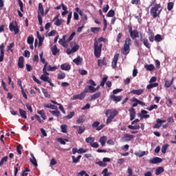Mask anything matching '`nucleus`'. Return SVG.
Instances as JSON below:
<instances>
[{
	"mask_svg": "<svg viewBox=\"0 0 176 176\" xmlns=\"http://www.w3.org/2000/svg\"><path fill=\"white\" fill-rule=\"evenodd\" d=\"M159 86V83L157 82H150L149 85H147L146 89H148V90L151 89H153V87H157Z\"/></svg>",
	"mask_w": 176,
	"mask_h": 176,
	"instance_id": "e433bc0d",
	"label": "nucleus"
},
{
	"mask_svg": "<svg viewBox=\"0 0 176 176\" xmlns=\"http://www.w3.org/2000/svg\"><path fill=\"white\" fill-rule=\"evenodd\" d=\"M75 35H76V33L75 32H73L69 36L68 39L67 40V42H71V41L74 39Z\"/></svg>",
	"mask_w": 176,
	"mask_h": 176,
	"instance_id": "13d9d810",
	"label": "nucleus"
},
{
	"mask_svg": "<svg viewBox=\"0 0 176 176\" xmlns=\"http://www.w3.org/2000/svg\"><path fill=\"white\" fill-rule=\"evenodd\" d=\"M143 44L147 47V49H151V45L149 44L148 39L144 38Z\"/></svg>",
	"mask_w": 176,
	"mask_h": 176,
	"instance_id": "052dcab7",
	"label": "nucleus"
},
{
	"mask_svg": "<svg viewBox=\"0 0 176 176\" xmlns=\"http://www.w3.org/2000/svg\"><path fill=\"white\" fill-rule=\"evenodd\" d=\"M114 16H115V10H110L107 14V17H113Z\"/></svg>",
	"mask_w": 176,
	"mask_h": 176,
	"instance_id": "864d4df0",
	"label": "nucleus"
},
{
	"mask_svg": "<svg viewBox=\"0 0 176 176\" xmlns=\"http://www.w3.org/2000/svg\"><path fill=\"white\" fill-rule=\"evenodd\" d=\"M84 92L86 93H96V88L91 85H88L87 87L85 88Z\"/></svg>",
	"mask_w": 176,
	"mask_h": 176,
	"instance_id": "2eb2a0df",
	"label": "nucleus"
},
{
	"mask_svg": "<svg viewBox=\"0 0 176 176\" xmlns=\"http://www.w3.org/2000/svg\"><path fill=\"white\" fill-rule=\"evenodd\" d=\"M41 80H43V82H48L50 78H49V76H45V74H43L40 77Z\"/></svg>",
	"mask_w": 176,
	"mask_h": 176,
	"instance_id": "79ce46f5",
	"label": "nucleus"
},
{
	"mask_svg": "<svg viewBox=\"0 0 176 176\" xmlns=\"http://www.w3.org/2000/svg\"><path fill=\"white\" fill-rule=\"evenodd\" d=\"M154 41H155V42H162V41H163V38L162 37V35L156 34L154 37Z\"/></svg>",
	"mask_w": 176,
	"mask_h": 176,
	"instance_id": "a19ab883",
	"label": "nucleus"
},
{
	"mask_svg": "<svg viewBox=\"0 0 176 176\" xmlns=\"http://www.w3.org/2000/svg\"><path fill=\"white\" fill-rule=\"evenodd\" d=\"M44 108H49L50 109H57L58 107L54 104H52V103H48L47 104H44Z\"/></svg>",
	"mask_w": 176,
	"mask_h": 176,
	"instance_id": "72a5a7b5",
	"label": "nucleus"
},
{
	"mask_svg": "<svg viewBox=\"0 0 176 176\" xmlns=\"http://www.w3.org/2000/svg\"><path fill=\"white\" fill-rule=\"evenodd\" d=\"M19 111L21 118H23V119H27V111L23 110L22 109H19Z\"/></svg>",
	"mask_w": 176,
	"mask_h": 176,
	"instance_id": "c9c22d12",
	"label": "nucleus"
},
{
	"mask_svg": "<svg viewBox=\"0 0 176 176\" xmlns=\"http://www.w3.org/2000/svg\"><path fill=\"white\" fill-rule=\"evenodd\" d=\"M57 69V67L54 66L52 67L50 65L47 66V71H51V72H54Z\"/></svg>",
	"mask_w": 176,
	"mask_h": 176,
	"instance_id": "bf43d9fd",
	"label": "nucleus"
},
{
	"mask_svg": "<svg viewBox=\"0 0 176 176\" xmlns=\"http://www.w3.org/2000/svg\"><path fill=\"white\" fill-rule=\"evenodd\" d=\"M99 142L101 144L102 146H104L107 142V136L100 137Z\"/></svg>",
	"mask_w": 176,
	"mask_h": 176,
	"instance_id": "473e14b6",
	"label": "nucleus"
},
{
	"mask_svg": "<svg viewBox=\"0 0 176 176\" xmlns=\"http://www.w3.org/2000/svg\"><path fill=\"white\" fill-rule=\"evenodd\" d=\"M44 14H45V10L43 9V5H42V3H39L38 11V15H37L39 25H42V24H43L42 16Z\"/></svg>",
	"mask_w": 176,
	"mask_h": 176,
	"instance_id": "39448f33",
	"label": "nucleus"
},
{
	"mask_svg": "<svg viewBox=\"0 0 176 176\" xmlns=\"http://www.w3.org/2000/svg\"><path fill=\"white\" fill-rule=\"evenodd\" d=\"M100 96H101V92H96V94H93L91 96V99L89 100V101L97 100V98H100Z\"/></svg>",
	"mask_w": 176,
	"mask_h": 176,
	"instance_id": "bb28decb",
	"label": "nucleus"
},
{
	"mask_svg": "<svg viewBox=\"0 0 176 176\" xmlns=\"http://www.w3.org/2000/svg\"><path fill=\"white\" fill-rule=\"evenodd\" d=\"M74 116H75V111H72L67 116H65V119H67V120L72 119Z\"/></svg>",
	"mask_w": 176,
	"mask_h": 176,
	"instance_id": "a18cd8bd",
	"label": "nucleus"
},
{
	"mask_svg": "<svg viewBox=\"0 0 176 176\" xmlns=\"http://www.w3.org/2000/svg\"><path fill=\"white\" fill-rule=\"evenodd\" d=\"M94 56L96 58L101 57V50H102V43L98 44V41H94Z\"/></svg>",
	"mask_w": 176,
	"mask_h": 176,
	"instance_id": "f03ea898",
	"label": "nucleus"
},
{
	"mask_svg": "<svg viewBox=\"0 0 176 176\" xmlns=\"http://www.w3.org/2000/svg\"><path fill=\"white\" fill-rule=\"evenodd\" d=\"M161 8L162 6L160 4H155L154 7H152L151 8L150 13L154 19H156V17H160L162 10H159V9H160Z\"/></svg>",
	"mask_w": 176,
	"mask_h": 176,
	"instance_id": "7ed1b4c3",
	"label": "nucleus"
},
{
	"mask_svg": "<svg viewBox=\"0 0 176 176\" xmlns=\"http://www.w3.org/2000/svg\"><path fill=\"white\" fill-rule=\"evenodd\" d=\"M173 8H174V3L173 2H168L167 4V9L168 10H173Z\"/></svg>",
	"mask_w": 176,
	"mask_h": 176,
	"instance_id": "6e6d98bb",
	"label": "nucleus"
},
{
	"mask_svg": "<svg viewBox=\"0 0 176 176\" xmlns=\"http://www.w3.org/2000/svg\"><path fill=\"white\" fill-rule=\"evenodd\" d=\"M94 141H96V138L91 137H89L85 139L87 144H90V145H91Z\"/></svg>",
	"mask_w": 176,
	"mask_h": 176,
	"instance_id": "ea45409f",
	"label": "nucleus"
},
{
	"mask_svg": "<svg viewBox=\"0 0 176 176\" xmlns=\"http://www.w3.org/2000/svg\"><path fill=\"white\" fill-rule=\"evenodd\" d=\"M144 93V89H133L132 91H130V94H135L136 96H141Z\"/></svg>",
	"mask_w": 176,
	"mask_h": 176,
	"instance_id": "f3484780",
	"label": "nucleus"
},
{
	"mask_svg": "<svg viewBox=\"0 0 176 176\" xmlns=\"http://www.w3.org/2000/svg\"><path fill=\"white\" fill-rule=\"evenodd\" d=\"M16 25H14V23H13V22L10 23L9 25V28H10V31L13 32L14 34H19V32H20V29H19V26L17 25V23H15Z\"/></svg>",
	"mask_w": 176,
	"mask_h": 176,
	"instance_id": "0eeeda50",
	"label": "nucleus"
},
{
	"mask_svg": "<svg viewBox=\"0 0 176 176\" xmlns=\"http://www.w3.org/2000/svg\"><path fill=\"white\" fill-rule=\"evenodd\" d=\"M98 65L99 67H102L103 65L107 66V59L104 57L102 59L98 60Z\"/></svg>",
	"mask_w": 176,
	"mask_h": 176,
	"instance_id": "4be33fe9",
	"label": "nucleus"
},
{
	"mask_svg": "<svg viewBox=\"0 0 176 176\" xmlns=\"http://www.w3.org/2000/svg\"><path fill=\"white\" fill-rule=\"evenodd\" d=\"M27 42L29 45L34 44V37L32 36H29L28 37Z\"/></svg>",
	"mask_w": 176,
	"mask_h": 176,
	"instance_id": "3c124183",
	"label": "nucleus"
},
{
	"mask_svg": "<svg viewBox=\"0 0 176 176\" xmlns=\"http://www.w3.org/2000/svg\"><path fill=\"white\" fill-rule=\"evenodd\" d=\"M140 125H135V126H133V125H129L128 126V129H130L131 130H140Z\"/></svg>",
	"mask_w": 176,
	"mask_h": 176,
	"instance_id": "5fc2aeb1",
	"label": "nucleus"
},
{
	"mask_svg": "<svg viewBox=\"0 0 176 176\" xmlns=\"http://www.w3.org/2000/svg\"><path fill=\"white\" fill-rule=\"evenodd\" d=\"M130 120H134L135 118V109L133 107L129 109Z\"/></svg>",
	"mask_w": 176,
	"mask_h": 176,
	"instance_id": "6ab92c4d",
	"label": "nucleus"
},
{
	"mask_svg": "<svg viewBox=\"0 0 176 176\" xmlns=\"http://www.w3.org/2000/svg\"><path fill=\"white\" fill-rule=\"evenodd\" d=\"M96 164H98L100 167H107V164L103 160L96 162Z\"/></svg>",
	"mask_w": 176,
	"mask_h": 176,
	"instance_id": "69168bd1",
	"label": "nucleus"
},
{
	"mask_svg": "<svg viewBox=\"0 0 176 176\" xmlns=\"http://www.w3.org/2000/svg\"><path fill=\"white\" fill-rule=\"evenodd\" d=\"M134 138V135L124 134L122 141H131Z\"/></svg>",
	"mask_w": 176,
	"mask_h": 176,
	"instance_id": "aec40b11",
	"label": "nucleus"
},
{
	"mask_svg": "<svg viewBox=\"0 0 176 176\" xmlns=\"http://www.w3.org/2000/svg\"><path fill=\"white\" fill-rule=\"evenodd\" d=\"M50 113H51L52 116H56V118L61 116V113H60V111H58V107L54 111H50Z\"/></svg>",
	"mask_w": 176,
	"mask_h": 176,
	"instance_id": "412c9836",
	"label": "nucleus"
},
{
	"mask_svg": "<svg viewBox=\"0 0 176 176\" xmlns=\"http://www.w3.org/2000/svg\"><path fill=\"white\" fill-rule=\"evenodd\" d=\"M118 60H119V54H117L113 56V59L111 63V67L113 69H115V68H116L118 65Z\"/></svg>",
	"mask_w": 176,
	"mask_h": 176,
	"instance_id": "f8f14e48",
	"label": "nucleus"
},
{
	"mask_svg": "<svg viewBox=\"0 0 176 176\" xmlns=\"http://www.w3.org/2000/svg\"><path fill=\"white\" fill-rule=\"evenodd\" d=\"M85 130H86V129L85 128V126H78V134H83V133H85Z\"/></svg>",
	"mask_w": 176,
	"mask_h": 176,
	"instance_id": "8fccbe9b",
	"label": "nucleus"
},
{
	"mask_svg": "<svg viewBox=\"0 0 176 176\" xmlns=\"http://www.w3.org/2000/svg\"><path fill=\"white\" fill-rule=\"evenodd\" d=\"M85 120H86L85 119V118H83L82 116H80L77 119V123H78V124H80V123H85Z\"/></svg>",
	"mask_w": 176,
	"mask_h": 176,
	"instance_id": "4d7b16f0",
	"label": "nucleus"
},
{
	"mask_svg": "<svg viewBox=\"0 0 176 176\" xmlns=\"http://www.w3.org/2000/svg\"><path fill=\"white\" fill-rule=\"evenodd\" d=\"M30 156H31V158L30 159V160L32 164H33L34 167H38V162H36V158H35L34 153H31Z\"/></svg>",
	"mask_w": 176,
	"mask_h": 176,
	"instance_id": "a211bd4d",
	"label": "nucleus"
},
{
	"mask_svg": "<svg viewBox=\"0 0 176 176\" xmlns=\"http://www.w3.org/2000/svg\"><path fill=\"white\" fill-rule=\"evenodd\" d=\"M5 57V45L2 43L0 45V63L3 61V58Z\"/></svg>",
	"mask_w": 176,
	"mask_h": 176,
	"instance_id": "9d476101",
	"label": "nucleus"
},
{
	"mask_svg": "<svg viewBox=\"0 0 176 176\" xmlns=\"http://www.w3.org/2000/svg\"><path fill=\"white\" fill-rule=\"evenodd\" d=\"M58 79L61 80V79H65V73L61 72L60 74H58Z\"/></svg>",
	"mask_w": 176,
	"mask_h": 176,
	"instance_id": "e2e57ef3",
	"label": "nucleus"
},
{
	"mask_svg": "<svg viewBox=\"0 0 176 176\" xmlns=\"http://www.w3.org/2000/svg\"><path fill=\"white\" fill-rule=\"evenodd\" d=\"M73 63H74L76 65H82V63H83V58L80 56H78L73 60Z\"/></svg>",
	"mask_w": 176,
	"mask_h": 176,
	"instance_id": "dca6fc26",
	"label": "nucleus"
},
{
	"mask_svg": "<svg viewBox=\"0 0 176 176\" xmlns=\"http://www.w3.org/2000/svg\"><path fill=\"white\" fill-rule=\"evenodd\" d=\"M60 68L63 71H69L71 69V65L63 64L60 65Z\"/></svg>",
	"mask_w": 176,
	"mask_h": 176,
	"instance_id": "f704fd0d",
	"label": "nucleus"
},
{
	"mask_svg": "<svg viewBox=\"0 0 176 176\" xmlns=\"http://www.w3.org/2000/svg\"><path fill=\"white\" fill-rule=\"evenodd\" d=\"M86 97V94L85 93V91L82 92L80 94L74 95L72 98V100H83Z\"/></svg>",
	"mask_w": 176,
	"mask_h": 176,
	"instance_id": "9b49d317",
	"label": "nucleus"
},
{
	"mask_svg": "<svg viewBox=\"0 0 176 176\" xmlns=\"http://www.w3.org/2000/svg\"><path fill=\"white\" fill-rule=\"evenodd\" d=\"M41 91H42L43 94H44L45 97H46L47 98H50V94H49V93L47 92V90H46V89L42 88Z\"/></svg>",
	"mask_w": 176,
	"mask_h": 176,
	"instance_id": "de8ad7c7",
	"label": "nucleus"
},
{
	"mask_svg": "<svg viewBox=\"0 0 176 176\" xmlns=\"http://www.w3.org/2000/svg\"><path fill=\"white\" fill-rule=\"evenodd\" d=\"M128 30L130 34V36L133 39H135V38L140 37V33L138 32V30H133V27H131V25H128Z\"/></svg>",
	"mask_w": 176,
	"mask_h": 176,
	"instance_id": "423d86ee",
	"label": "nucleus"
},
{
	"mask_svg": "<svg viewBox=\"0 0 176 176\" xmlns=\"http://www.w3.org/2000/svg\"><path fill=\"white\" fill-rule=\"evenodd\" d=\"M71 19H72V12H69L67 15V25H69V23H71Z\"/></svg>",
	"mask_w": 176,
	"mask_h": 176,
	"instance_id": "680f3d73",
	"label": "nucleus"
},
{
	"mask_svg": "<svg viewBox=\"0 0 176 176\" xmlns=\"http://www.w3.org/2000/svg\"><path fill=\"white\" fill-rule=\"evenodd\" d=\"M93 129H96L97 131H100V130H102L104 127H105V124H102L100 125V122L96 121L92 124Z\"/></svg>",
	"mask_w": 176,
	"mask_h": 176,
	"instance_id": "6e6552de",
	"label": "nucleus"
},
{
	"mask_svg": "<svg viewBox=\"0 0 176 176\" xmlns=\"http://www.w3.org/2000/svg\"><path fill=\"white\" fill-rule=\"evenodd\" d=\"M157 123L154 124L153 129H160L162 127V123H166V120H160V118H157L156 120Z\"/></svg>",
	"mask_w": 176,
	"mask_h": 176,
	"instance_id": "ddd939ff",
	"label": "nucleus"
},
{
	"mask_svg": "<svg viewBox=\"0 0 176 176\" xmlns=\"http://www.w3.org/2000/svg\"><path fill=\"white\" fill-rule=\"evenodd\" d=\"M6 162H8V156H5L1 160L0 166H2V164L6 163Z\"/></svg>",
	"mask_w": 176,
	"mask_h": 176,
	"instance_id": "338daca9",
	"label": "nucleus"
},
{
	"mask_svg": "<svg viewBox=\"0 0 176 176\" xmlns=\"http://www.w3.org/2000/svg\"><path fill=\"white\" fill-rule=\"evenodd\" d=\"M162 173H164V168H163L162 166H160L156 168L155 175H160V174H162Z\"/></svg>",
	"mask_w": 176,
	"mask_h": 176,
	"instance_id": "c85d7f7f",
	"label": "nucleus"
},
{
	"mask_svg": "<svg viewBox=\"0 0 176 176\" xmlns=\"http://www.w3.org/2000/svg\"><path fill=\"white\" fill-rule=\"evenodd\" d=\"M162 162H163V160L158 157L151 158L149 160V162L151 163V164H158V163H162Z\"/></svg>",
	"mask_w": 176,
	"mask_h": 176,
	"instance_id": "4468645a",
	"label": "nucleus"
},
{
	"mask_svg": "<svg viewBox=\"0 0 176 176\" xmlns=\"http://www.w3.org/2000/svg\"><path fill=\"white\" fill-rule=\"evenodd\" d=\"M105 115H106V116H107L106 123H107V124H109V123H111V122H112V120H113V119H115L116 116H118V110L108 109V110H107Z\"/></svg>",
	"mask_w": 176,
	"mask_h": 176,
	"instance_id": "f257e3e1",
	"label": "nucleus"
},
{
	"mask_svg": "<svg viewBox=\"0 0 176 176\" xmlns=\"http://www.w3.org/2000/svg\"><path fill=\"white\" fill-rule=\"evenodd\" d=\"M100 28H91V31L94 34H97L98 32H100Z\"/></svg>",
	"mask_w": 176,
	"mask_h": 176,
	"instance_id": "0e129e2a",
	"label": "nucleus"
},
{
	"mask_svg": "<svg viewBox=\"0 0 176 176\" xmlns=\"http://www.w3.org/2000/svg\"><path fill=\"white\" fill-rule=\"evenodd\" d=\"M110 98L115 102H120L122 101V96H116L115 95L110 96Z\"/></svg>",
	"mask_w": 176,
	"mask_h": 176,
	"instance_id": "393cba45",
	"label": "nucleus"
},
{
	"mask_svg": "<svg viewBox=\"0 0 176 176\" xmlns=\"http://www.w3.org/2000/svg\"><path fill=\"white\" fill-rule=\"evenodd\" d=\"M64 22L63 19H56L54 21V25H56L57 27H60L62 23Z\"/></svg>",
	"mask_w": 176,
	"mask_h": 176,
	"instance_id": "c03bdc74",
	"label": "nucleus"
},
{
	"mask_svg": "<svg viewBox=\"0 0 176 176\" xmlns=\"http://www.w3.org/2000/svg\"><path fill=\"white\" fill-rule=\"evenodd\" d=\"M131 102H138V104H139V105H142V107H145V102L137 99L136 98H133L131 99Z\"/></svg>",
	"mask_w": 176,
	"mask_h": 176,
	"instance_id": "cd10ccee",
	"label": "nucleus"
},
{
	"mask_svg": "<svg viewBox=\"0 0 176 176\" xmlns=\"http://www.w3.org/2000/svg\"><path fill=\"white\" fill-rule=\"evenodd\" d=\"M81 158H82V155H79L77 157H75V155H72V163H74V164L79 163Z\"/></svg>",
	"mask_w": 176,
	"mask_h": 176,
	"instance_id": "a878e982",
	"label": "nucleus"
},
{
	"mask_svg": "<svg viewBox=\"0 0 176 176\" xmlns=\"http://www.w3.org/2000/svg\"><path fill=\"white\" fill-rule=\"evenodd\" d=\"M144 68H146V69H147V71H155L156 69L155 68V65H153V64L145 65Z\"/></svg>",
	"mask_w": 176,
	"mask_h": 176,
	"instance_id": "2f4dec72",
	"label": "nucleus"
},
{
	"mask_svg": "<svg viewBox=\"0 0 176 176\" xmlns=\"http://www.w3.org/2000/svg\"><path fill=\"white\" fill-rule=\"evenodd\" d=\"M145 153H146L145 151H138L135 152V156H138V157H142V156H145Z\"/></svg>",
	"mask_w": 176,
	"mask_h": 176,
	"instance_id": "37998d69",
	"label": "nucleus"
},
{
	"mask_svg": "<svg viewBox=\"0 0 176 176\" xmlns=\"http://www.w3.org/2000/svg\"><path fill=\"white\" fill-rule=\"evenodd\" d=\"M74 46L72 47V49H67L66 53L67 54H72V53H75L79 50V45H76V43H74Z\"/></svg>",
	"mask_w": 176,
	"mask_h": 176,
	"instance_id": "1a4fd4ad",
	"label": "nucleus"
},
{
	"mask_svg": "<svg viewBox=\"0 0 176 176\" xmlns=\"http://www.w3.org/2000/svg\"><path fill=\"white\" fill-rule=\"evenodd\" d=\"M67 126L66 124H62L60 126L62 133H67Z\"/></svg>",
	"mask_w": 176,
	"mask_h": 176,
	"instance_id": "774afa93",
	"label": "nucleus"
},
{
	"mask_svg": "<svg viewBox=\"0 0 176 176\" xmlns=\"http://www.w3.org/2000/svg\"><path fill=\"white\" fill-rule=\"evenodd\" d=\"M130 46H131V38H126L124 44V47L121 51L122 54L127 56V54L130 53Z\"/></svg>",
	"mask_w": 176,
	"mask_h": 176,
	"instance_id": "20e7f679",
	"label": "nucleus"
},
{
	"mask_svg": "<svg viewBox=\"0 0 176 176\" xmlns=\"http://www.w3.org/2000/svg\"><path fill=\"white\" fill-rule=\"evenodd\" d=\"M14 46V42L11 43L8 47H7V52H11V53H13V50H12V47Z\"/></svg>",
	"mask_w": 176,
	"mask_h": 176,
	"instance_id": "09e8293b",
	"label": "nucleus"
},
{
	"mask_svg": "<svg viewBox=\"0 0 176 176\" xmlns=\"http://www.w3.org/2000/svg\"><path fill=\"white\" fill-rule=\"evenodd\" d=\"M174 81V78H173L170 81V80H166L165 82V87H170L171 85H173V82Z\"/></svg>",
	"mask_w": 176,
	"mask_h": 176,
	"instance_id": "603ef678",
	"label": "nucleus"
},
{
	"mask_svg": "<svg viewBox=\"0 0 176 176\" xmlns=\"http://www.w3.org/2000/svg\"><path fill=\"white\" fill-rule=\"evenodd\" d=\"M37 113L41 116V118H42L43 120H46L47 117L43 109L37 111Z\"/></svg>",
	"mask_w": 176,
	"mask_h": 176,
	"instance_id": "7c9ffc66",
	"label": "nucleus"
},
{
	"mask_svg": "<svg viewBox=\"0 0 176 176\" xmlns=\"http://www.w3.org/2000/svg\"><path fill=\"white\" fill-rule=\"evenodd\" d=\"M60 52V50L57 48V45H54L52 48V53L53 56H57V53Z\"/></svg>",
	"mask_w": 176,
	"mask_h": 176,
	"instance_id": "c756f323",
	"label": "nucleus"
},
{
	"mask_svg": "<svg viewBox=\"0 0 176 176\" xmlns=\"http://www.w3.org/2000/svg\"><path fill=\"white\" fill-rule=\"evenodd\" d=\"M49 65V63H45V65H44V67L43 68V75H45V76H49V73L47 72V65Z\"/></svg>",
	"mask_w": 176,
	"mask_h": 176,
	"instance_id": "58836bf2",
	"label": "nucleus"
},
{
	"mask_svg": "<svg viewBox=\"0 0 176 176\" xmlns=\"http://www.w3.org/2000/svg\"><path fill=\"white\" fill-rule=\"evenodd\" d=\"M37 38L38 39V47H41V45L43 43V41H45V36H41L39 34V32H36Z\"/></svg>",
	"mask_w": 176,
	"mask_h": 176,
	"instance_id": "5701e85b",
	"label": "nucleus"
},
{
	"mask_svg": "<svg viewBox=\"0 0 176 176\" xmlns=\"http://www.w3.org/2000/svg\"><path fill=\"white\" fill-rule=\"evenodd\" d=\"M102 174H103V176H110V175H112V173L108 172V168H104L102 170Z\"/></svg>",
	"mask_w": 176,
	"mask_h": 176,
	"instance_id": "49530a36",
	"label": "nucleus"
},
{
	"mask_svg": "<svg viewBox=\"0 0 176 176\" xmlns=\"http://www.w3.org/2000/svg\"><path fill=\"white\" fill-rule=\"evenodd\" d=\"M141 113L142 114L141 117L144 119H148V118H150V116L146 114L148 113V111L146 110H142Z\"/></svg>",
	"mask_w": 176,
	"mask_h": 176,
	"instance_id": "4c0bfd02",
	"label": "nucleus"
},
{
	"mask_svg": "<svg viewBox=\"0 0 176 176\" xmlns=\"http://www.w3.org/2000/svg\"><path fill=\"white\" fill-rule=\"evenodd\" d=\"M19 68H24V57L20 56L18 61Z\"/></svg>",
	"mask_w": 176,
	"mask_h": 176,
	"instance_id": "b1692460",
	"label": "nucleus"
}]
</instances>
